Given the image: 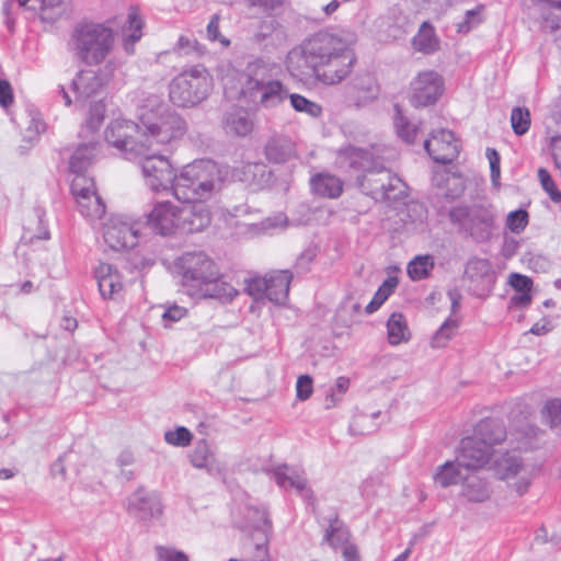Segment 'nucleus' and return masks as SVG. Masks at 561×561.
I'll list each match as a JSON object with an SVG mask.
<instances>
[{
    "instance_id": "nucleus-42",
    "label": "nucleus",
    "mask_w": 561,
    "mask_h": 561,
    "mask_svg": "<svg viewBox=\"0 0 561 561\" xmlns=\"http://www.w3.org/2000/svg\"><path fill=\"white\" fill-rule=\"evenodd\" d=\"M511 124L518 136L526 134L530 127V112L526 107H514L511 113Z\"/></svg>"
},
{
    "instance_id": "nucleus-15",
    "label": "nucleus",
    "mask_w": 561,
    "mask_h": 561,
    "mask_svg": "<svg viewBox=\"0 0 561 561\" xmlns=\"http://www.w3.org/2000/svg\"><path fill=\"white\" fill-rule=\"evenodd\" d=\"M71 193L82 216L95 220L104 215L105 204L96 193L93 179L76 175L71 182Z\"/></svg>"
},
{
    "instance_id": "nucleus-56",
    "label": "nucleus",
    "mask_w": 561,
    "mask_h": 561,
    "mask_svg": "<svg viewBox=\"0 0 561 561\" xmlns=\"http://www.w3.org/2000/svg\"><path fill=\"white\" fill-rule=\"evenodd\" d=\"M543 413L551 427L561 424V400L553 399L546 403Z\"/></svg>"
},
{
    "instance_id": "nucleus-53",
    "label": "nucleus",
    "mask_w": 561,
    "mask_h": 561,
    "mask_svg": "<svg viewBox=\"0 0 561 561\" xmlns=\"http://www.w3.org/2000/svg\"><path fill=\"white\" fill-rule=\"evenodd\" d=\"M483 7H478L472 10H468L465 14V20L457 25L459 33H468L473 27L478 26L482 22L481 12Z\"/></svg>"
},
{
    "instance_id": "nucleus-37",
    "label": "nucleus",
    "mask_w": 561,
    "mask_h": 561,
    "mask_svg": "<svg viewBox=\"0 0 561 561\" xmlns=\"http://www.w3.org/2000/svg\"><path fill=\"white\" fill-rule=\"evenodd\" d=\"M394 111L393 125L398 137L407 144H412L417 133V126L403 115L398 104L394 105Z\"/></svg>"
},
{
    "instance_id": "nucleus-41",
    "label": "nucleus",
    "mask_w": 561,
    "mask_h": 561,
    "mask_svg": "<svg viewBox=\"0 0 561 561\" xmlns=\"http://www.w3.org/2000/svg\"><path fill=\"white\" fill-rule=\"evenodd\" d=\"M434 267V261L430 255H419L408 264V274L413 280H420L428 276Z\"/></svg>"
},
{
    "instance_id": "nucleus-7",
    "label": "nucleus",
    "mask_w": 561,
    "mask_h": 561,
    "mask_svg": "<svg viewBox=\"0 0 561 561\" xmlns=\"http://www.w3.org/2000/svg\"><path fill=\"white\" fill-rule=\"evenodd\" d=\"M422 203L410 195L408 184L397 174L388 172V225L400 231L425 218Z\"/></svg>"
},
{
    "instance_id": "nucleus-14",
    "label": "nucleus",
    "mask_w": 561,
    "mask_h": 561,
    "mask_svg": "<svg viewBox=\"0 0 561 561\" xmlns=\"http://www.w3.org/2000/svg\"><path fill=\"white\" fill-rule=\"evenodd\" d=\"M290 280L289 271H276L248 280L245 289L255 300L267 298L275 305H284L288 298Z\"/></svg>"
},
{
    "instance_id": "nucleus-46",
    "label": "nucleus",
    "mask_w": 561,
    "mask_h": 561,
    "mask_svg": "<svg viewBox=\"0 0 561 561\" xmlns=\"http://www.w3.org/2000/svg\"><path fill=\"white\" fill-rule=\"evenodd\" d=\"M290 104L297 112H302L308 114L311 117H318L322 113V107L307 98L300 94H291Z\"/></svg>"
},
{
    "instance_id": "nucleus-20",
    "label": "nucleus",
    "mask_w": 561,
    "mask_h": 561,
    "mask_svg": "<svg viewBox=\"0 0 561 561\" xmlns=\"http://www.w3.org/2000/svg\"><path fill=\"white\" fill-rule=\"evenodd\" d=\"M127 510L136 517L146 520L160 516L162 505L156 493L138 489L128 497Z\"/></svg>"
},
{
    "instance_id": "nucleus-34",
    "label": "nucleus",
    "mask_w": 561,
    "mask_h": 561,
    "mask_svg": "<svg viewBox=\"0 0 561 561\" xmlns=\"http://www.w3.org/2000/svg\"><path fill=\"white\" fill-rule=\"evenodd\" d=\"M411 332L401 313H392L388 319V344L398 345L410 340Z\"/></svg>"
},
{
    "instance_id": "nucleus-48",
    "label": "nucleus",
    "mask_w": 561,
    "mask_h": 561,
    "mask_svg": "<svg viewBox=\"0 0 561 561\" xmlns=\"http://www.w3.org/2000/svg\"><path fill=\"white\" fill-rule=\"evenodd\" d=\"M193 438L192 433L184 426H179L174 431H167L164 439L169 445L178 447H186Z\"/></svg>"
},
{
    "instance_id": "nucleus-32",
    "label": "nucleus",
    "mask_w": 561,
    "mask_h": 561,
    "mask_svg": "<svg viewBox=\"0 0 561 561\" xmlns=\"http://www.w3.org/2000/svg\"><path fill=\"white\" fill-rule=\"evenodd\" d=\"M256 36L273 46L282 45L287 41L285 27L274 18L266 19L260 24Z\"/></svg>"
},
{
    "instance_id": "nucleus-16",
    "label": "nucleus",
    "mask_w": 561,
    "mask_h": 561,
    "mask_svg": "<svg viewBox=\"0 0 561 561\" xmlns=\"http://www.w3.org/2000/svg\"><path fill=\"white\" fill-rule=\"evenodd\" d=\"M444 93V79L434 70L419 72L410 83V103L414 107L435 104Z\"/></svg>"
},
{
    "instance_id": "nucleus-38",
    "label": "nucleus",
    "mask_w": 561,
    "mask_h": 561,
    "mask_svg": "<svg viewBox=\"0 0 561 561\" xmlns=\"http://www.w3.org/2000/svg\"><path fill=\"white\" fill-rule=\"evenodd\" d=\"M37 9L42 21L54 23L67 12V3L64 0H41Z\"/></svg>"
},
{
    "instance_id": "nucleus-47",
    "label": "nucleus",
    "mask_w": 561,
    "mask_h": 561,
    "mask_svg": "<svg viewBox=\"0 0 561 561\" xmlns=\"http://www.w3.org/2000/svg\"><path fill=\"white\" fill-rule=\"evenodd\" d=\"M247 518L251 526L264 535L271 529L267 513L264 508L251 507L248 510Z\"/></svg>"
},
{
    "instance_id": "nucleus-62",
    "label": "nucleus",
    "mask_w": 561,
    "mask_h": 561,
    "mask_svg": "<svg viewBox=\"0 0 561 561\" xmlns=\"http://www.w3.org/2000/svg\"><path fill=\"white\" fill-rule=\"evenodd\" d=\"M386 301V280H383L377 293L375 294L374 298L370 300V302L366 306V312L368 314H371L374 313L375 311H377L381 306L382 304Z\"/></svg>"
},
{
    "instance_id": "nucleus-13",
    "label": "nucleus",
    "mask_w": 561,
    "mask_h": 561,
    "mask_svg": "<svg viewBox=\"0 0 561 561\" xmlns=\"http://www.w3.org/2000/svg\"><path fill=\"white\" fill-rule=\"evenodd\" d=\"M450 219L459 224L478 242L490 240L494 229V215L485 207H455Z\"/></svg>"
},
{
    "instance_id": "nucleus-1",
    "label": "nucleus",
    "mask_w": 561,
    "mask_h": 561,
    "mask_svg": "<svg viewBox=\"0 0 561 561\" xmlns=\"http://www.w3.org/2000/svg\"><path fill=\"white\" fill-rule=\"evenodd\" d=\"M137 117L139 124L115 118L104 131L106 142L128 160L138 158L147 148L171 145L186 131L185 121L164 103L161 94L141 92Z\"/></svg>"
},
{
    "instance_id": "nucleus-43",
    "label": "nucleus",
    "mask_w": 561,
    "mask_h": 561,
    "mask_svg": "<svg viewBox=\"0 0 561 561\" xmlns=\"http://www.w3.org/2000/svg\"><path fill=\"white\" fill-rule=\"evenodd\" d=\"M350 533L348 530L340 525L337 522L330 525V529L327 530L325 540L330 543V546L337 550L344 547V545L348 542Z\"/></svg>"
},
{
    "instance_id": "nucleus-18",
    "label": "nucleus",
    "mask_w": 561,
    "mask_h": 561,
    "mask_svg": "<svg viewBox=\"0 0 561 561\" xmlns=\"http://www.w3.org/2000/svg\"><path fill=\"white\" fill-rule=\"evenodd\" d=\"M457 456L466 471H478L491 466L495 457V450L474 436H470L461 440Z\"/></svg>"
},
{
    "instance_id": "nucleus-64",
    "label": "nucleus",
    "mask_w": 561,
    "mask_h": 561,
    "mask_svg": "<svg viewBox=\"0 0 561 561\" xmlns=\"http://www.w3.org/2000/svg\"><path fill=\"white\" fill-rule=\"evenodd\" d=\"M556 168L561 172V136H554L550 142Z\"/></svg>"
},
{
    "instance_id": "nucleus-63",
    "label": "nucleus",
    "mask_w": 561,
    "mask_h": 561,
    "mask_svg": "<svg viewBox=\"0 0 561 561\" xmlns=\"http://www.w3.org/2000/svg\"><path fill=\"white\" fill-rule=\"evenodd\" d=\"M486 158L490 162L491 169V179L493 183H496L500 179V154L495 149L488 148L486 149Z\"/></svg>"
},
{
    "instance_id": "nucleus-52",
    "label": "nucleus",
    "mask_w": 561,
    "mask_h": 561,
    "mask_svg": "<svg viewBox=\"0 0 561 561\" xmlns=\"http://www.w3.org/2000/svg\"><path fill=\"white\" fill-rule=\"evenodd\" d=\"M538 179H539V182H540L542 188L549 195L551 201L553 203H560L561 202V192L557 187V185H556L554 181L552 180L548 170L540 168L538 170Z\"/></svg>"
},
{
    "instance_id": "nucleus-61",
    "label": "nucleus",
    "mask_w": 561,
    "mask_h": 561,
    "mask_svg": "<svg viewBox=\"0 0 561 561\" xmlns=\"http://www.w3.org/2000/svg\"><path fill=\"white\" fill-rule=\"evenodd\" d=\"M14 102L13 89L8 80L0 79V105L8 108Z\"/></svg>"
},
{
    "instance_id": "nucleus-35",
    "label": "nucleus",
    "mask_w": 561,
    "mask_h": 561,
    "mask_svg": "<svg viewBox=\"0 0 561 561\" xmlns=\"http://www.w3.org/2000/svg\"><path fill=\"white\" fill-rule=\"evenodd\" d=\"M95 152L94 144L80 145L70 158V170L76 173V175H83L82 172L92 163Z\"/></svg>"
},
{
    "instance_id": "nucleus-19",
    "label": "nucleus",
    "mask_w": 561,
    "mask_h": 561,
    "mask_svg": "<svg viewBox=\"0 0 561 561\" xmlns=\"http://www.w3.org/2000/svg\"><path fill=\"white\" fill-rule=\"evenodd\" d=\"M424 149L437 163L447 164L453 162L459 153V141L451 130L438 129L431 134L424 141Z\"/></svg>"
},
{
    "instance_id": "nucleus-39",
    "label": "nucleus",
    "mask_w": 561,
    "mask_h": 561,
    "mask_svg": "<svg viewBox=\"0 0 561 561\" xmlns=\"http://www.w3.org/2000/svg\"><path fill=\"white\" fill-rule=\"evenodd\" d=\"M360 305L353 299H346L336 310V320L343 327H351L358 321Z\"/></svg>"
},
{
    "instance_id": "nucleus-55",
    "label": "nucleus",
    "mask_w": 561,
    "mask_h": 561,
    "mask_svg": "<svg viewBox=\"0 0 561 561\" xmlns=\"http://www.w3.org/2000/svg\"><path fill=\"white\" fill-rule=\"evenodd\" d=\"M158 561H188V557L173 547L158 546L156 547Z\"/></svg>"
},
{
    "instance_id": "nucleus-59",
    "label": "nucleus",
    "mask_w": 561,
    "mask_h": 561,
    "mask_svg": "<svg viewBox=\"0 0 561 561\" xmlns=\"http://www.w3.org/2000/svg\"><path fill=\"white\" fill-rule=\"evenodd\" d=\"M297 398L300 400H307L310 398L313 391L312 378L308 375L299 376L296 383Z\"/></svg>"
},
{
    "instance_id": "nucleus-36",
    "label": "nucleus",
    "mask_w": 561,
    "mask_h": 561,
    "mask_svg": "<svg viewBox=\"0 0 561 561\" xmlns=\"http://www.w3.org/2000/svg\"><path fill=\"white\" fill-rule=\"evenodd\" d=\"M413 46L416 50L424 54L434 53L438 48V39L435 36L434 28L430 24H422L413 38Z\"/></svg>"
},
{
    "instance_id": "nucleus-29",
    "label": "nucleus",
    "mask_w": 561,
    "mask_h": 561,
    "mask_svg": "<svg viewBox=\"0 0 561 561\" xmlns=\"http://www.w3.org/2000/svg\"><path fill=\"white\" fill-rule=\"evenodd\" d=\"M465 467L460 463L459 457L457 456L454 461H446L439 466L434 474V480L442 488H448L456 485L465 481L466 473H463Z\"/></svg>"
},
{
    "instance_id": "nucleus-6",
    "label": "nucleus",
    "mask_w": 561,
    "mask_h": 561,
    "mask_svg": "<svg viewBox=\"0 0 561 561\" xmlns=\"http://www.w3.org/2000/svg\"><path fill=\"white\" fill-rule=\"evenodd\" d=\"M69 45L82 62L100 65L106 60L114 47V32L102 23H79L71 33Z\"/></svg>"
},
{
    "instance_id": "nucleus-28",
    "label": "nucleus",
    "mask_w": 561,
    "mask_h": 561,
    "mask_svg": "<svg viewBox=\"0 0 561 561\" xmlns=\"http://www.w3.org/2000/svg\"><path fill=\"white\" fill-rule=\"evenodd\" d=\"M224 128L228 134L247 136L253 129V122L247 111L234 107L225 114Z\"/></svg>"
},
{
    "instance_id": "nucleus-57",
    "label": "nucleus",
    "mask_w": 561,
    "mask_h": 561,
    "mask_svg": "<svg viewBox=\"0 0 561 561\" xmlns=\"http://www.w3.org/2000/svg\"><path fill=\"white\" fill-rule=\"evenodd\" d=\"M239 179L243 182H254L256 176L263 175L265 172V165L263 163H247L239 171Z\"/></svg>"
},
{
    "instance_id": "nucleus-5",
    "label": "nucleus",
    "mask_w": 561,
    "mask_h": 561,
    "mask_svg": "<svg viewBox=\"0 0 561 561\" xmlns=\"http://www.w3.org/2000/svg\"><path fill=\"white\" fill-rule=\"evenodd\" d=\"M210 220L209 207L202 204L176 206L169 201L156 203L148 215V225L161 236L199 232Z\"/></svg>"
},
{
    "instance_id": "nucleus-21",
    "label": "nucleus",
    "mask_w": 561,
    "mask_h": 561,
    "mask_svg": "<svg viewBox=\"0 0 561 561\" xmlns=\"http://www.w3.org/2000/svg\"><path fill=\"white\" fill-rule=\"evenodd\" d=\"M95 277L100 294L105 299L116 298L124 288L122 275L112 264L101 263L95 270Z\"/></svg>"
},
{
    "instance_id": "nucleus-11",
    "label": "nucleus",
    "mask_w": 561,
    "mask_h": 561,
    "mask_svg": "<svg viewBox=\"0 0 561 561\" xmlns=\"http://www.w3.org/2000/svg\"><path fill=\"white\" fill-rule=\"evenodd\" d=\"M385 150L382 142L370 144L365 148L350 145L337 151L336 163L358 172L381 173L385 170Z\"/></svg>"
},
{
    "instance_id": "nucleus-30",
    "label": "nucleus",
    "mask_w": 561,
    "mask_h": 561,
    "mask_svg": "<svg viewBox=\"0 0 561 561\" xmlns=\"http://www.w3.org/2000/svg\"><path fill=\"white\" fill-rule=\"evenodd\" d=\"M313 192L320 196L328 198H336L342 194V181L329 173H319L310 181Z\"/></svg>"
},
{
    "instance_id": "nucleus-25",
    "label": "nucleus",
    "mask_w": 561,
    "mask_h": 561,
    "mask_svg": "<svg viewBox=\"0 0 561 561\" xmlns=\"http://www.w3.org/2000/svg\"><path fill=\"white\" fill-rule=\"evenodd\" d=\"M273 476L275 482L284 489L294 488L298 493H310L307 488V479L301 468L289 467L287 465L278 466L274 469Z\"/></svg>"
},
{
    "instance_id": "nucleus-44",
    "label": "nucleus",
    "mask_w": 561,
    "mask_h": 561,
    "mask_svg": "<svg viewBox=\"0 0 561 561\" xmlns=\"http://www.w3.org/2000/svg\"><path fill=\"white\" fill-rule=\"evenodd\" d=\"M105 117V104L103 102H92L89 108V116L85 121L83 129L89 133L96 131Z\"/></svg>"
},
{
    "instance_id": "nucleus-40",
    "label": "nucleus",
    "mask_w": 561,
    "mask_h": 561,
    "mask_svg": "<svg viewBox=\"0 0 561 561\" xmlns=\"http://www.w3.org/2000/svg\"><path fill=\"white\" fill-rule=\"evenodd\" d=\"M354 88L357 93L358 102L363 104L375 100L379 92V88L371 76H365L358 79Z\"/></svg>"
},
{
    "instance_id": "nucleus-23",
    "label": "nucleus",
    "mask_w": 561,
    "mask_h": 561,
    "mask_svg": "<svg viewBox=\"0 0 561 561\" xmlns=\"http://www.w3.org/2000/svg\"><path fill=\"white\" fill-rule=\"evenodd\" d=\"M265 157L273 163H286L297 157L295 142L285 135H274L264 148Z\"/></svg>"
},
{
    "instance_id": "nucleus-50",
    "label": "nucleus",
    "mask_w": 561,
    "mask_h": 561,
    "mask_svg": "<svg viewBox=\"0 0 561 561\" xmlns=\"http://www.w3.org/2000/svg\"><path fill=\"white\" fill-rule=\"evenodd\" d=\"M491 265L488 260L473 259L468 262L465 273L471 280H477L489 275Z\"/></svg>"
},
{
    "instance_id": "nucleus-3",
    "label": "nucleus",
    "mask_w": 561,
    "mask_h": 561,
    "mask_svg": "<svg viewBox=\"0 0 561 561\" xmlns=\"http://www.w3.org/2000/svg\"><path fill=\"white\" fill-rule=\"evenodd\" d=\"M266 72L267 67L262 61L250 64L243 72L228 69L221 78L225 95L265 108L277 106L285 101L287 92L279 81L268 79Z\"/></svg>"
},
{
    "instance_id": "nucleus-33",
    "label": "nucleus",
    "mask_w": 561,
    "mask_h": 561,
    "mask_svg": "<svg viewBox=\"0 0 561 561\" xmlns=\"http://www.w3.org/2000/svg\"><path fill=\"white\" fill-rule=\"evenodd\" d=\"M190 461L197 469H205L211 473L216 468V458L210 451L206 440L202 439L196 443L194 449L190 454Z\"/></svg>"
},
{
    "instance_id": "nucleus-60",
    "label": "nucleus",
    "mask_w": 561,
    "mask_h": 561,
    "mask_svg": "<svg viewBox=\"0 0 561 561\" xmlns=\"http://www.w3.org/2000/svg\"><path fill=\"white\" fill-rule=\"evenodd\" d=\"M207 37L211 42L218 41L224 47L229 46L230 42L219 33V16L216 14L207 25Z\"/></svg>"
},
{
    "instance_id": "nucleus-22",
    "label": "nucleus",
    "mask_w": 561,
    "mask_h": 561,
    "mask_svg": "<svg viewBox=\"0 0 561 561\" xmlns=\"http://www.w3.org/2000/svg\"><path fill=\"white\" fill-rule=\"evenodd\" d=\"M460 494L468 502L483 503L490 500L492 486L488 479L479 474L478 471L469 470L466 472Z\"/></svg>"
},
{
    "instance_id": "nucleus-4",
    "label": "nucleus",
    "mask_w": 561,
    "mask_h": 561,
    "mask_svg": "<svg viewBox=\"0 0 561 561\" xmlns=\"http://www.w3.org/2000/svg\"><path fill=\"white\" fill-rule=\"evenodd\" d=\"M222 176L218 164L211 160H196L176 173L172 194L187 206L206 204L221 188Z\"/></svg>"
},
{
    "instance_id": "nucleus-24",
    "label": "nucleus",
    "mask_w": 561,
    "mask_h": 561,
    "mask_svg": "<svg viewBox=\"0 0 561 561\" xmlns=\"http://www.w3.org/2000/svg\"><path fill=\"white\" fill-rule=\"evenodd\" d=\"M106 79L95 70H81L72 80V90L78 100L88 99L96 94L104 85Z\"/></svg>"
},
{
    "instance_id": "nucleus-49",
    "label": "nucleus",
    "mask_w": 561,
    "mask_h": 561,
    "mask_svg": "<svg viewBox=\"0 0 561 561\" xmlns=\"http://www.w3.org/2000/svg\"><path fill=\"white\" fill-rule=\"evenodd\" d=\"M505 225L506 228L514 233L523 232L528 225V213L524 209L508 213Z\"/></svg>"
},
{
    "instance_id": "nucleus-54",
    "label": "nucleus",
    "mask_w": 561,
    "mask_h": 561,
    "mask_svg": "<svg viewBox=\"0 0 561 561\" xmlns=\"http://www.w3.org/2000/svg\"><path fill=\"white\" fill-rule=\"evenodd\" d=\"M187 313V309L178 305L165 306L161 314L163 325L170 327L172 323L180 321Z\"/></svg>"
},
{
    "instance_id": "nucleus-26",
    "label": "nucleus",
    "mask_w": 561,
    "mask_h": 561,
    "mask_svg": "<svg viewBox=\"0 0 561 561\" xmlns=\"http://www.w3.org/2000/svg\"><path fill=\"white\" fill-rule=\"evenodd\" d=\"M472 436L493 448L505 440L506 430L500 420L483 419L476 425Z\"/></svg>"
},
{
    "instance_id": "nucleus-17",
    "label": "nucleus",
    "mask_w": 561,
    "mask_h": 561,
    "mask_svg": "<svg viewBox=\"0 0 561 561\" xmlns=\"http://www.w3.org/2000/svg\"><path fill=\"white\" fill-rule=\"evenodd\" d=\"M104 242L113 250L131 249L138 243V229L122 216H112L103 227Z\"/></svg>"
},
{
    "instance_id": "nucleus-31",
    "label": "nucleus",
    "mask_w": 561,
    "mask_h": 561,
    "mask_svg": "<svg viewBox=\"0 0 561 561\" xmlns=\"http://www.w3.org/2000/svg\"><path fill=\"white\" fill-rule=\"evenodd\" d=\"M144 22L136 9H130L127 15V25L124 27L123 47L128 55L134 53V45L141 36Z\"/></svg>"
},
{
    "instance_id": "nucleus-8",
    "label": "nucleus",
    "mask_w": 561,
    "mask_h": 561,
    "mask_svg": "<svg viewBox=\"0 0 561 561\" xmlns=\"http://www.w3.org/2000/svg\"><path fill=\"white\" fill-rule=\"evenodd\" d=\"M213 90V78L205 67L195 65L182 70L169 84L170 101L182 107L203 102Z\"/></svg>"
},
{
    "instance_id": "nucleus-10",
    "label": "nucleus",
    "mask_w": 561,
    "mask_h": 561,
    "mask_svg": "<svg viewBox=\"0 0 561 561\" xmlns=\"http://www.w3.org/2000/svg\"><path fill=\"white\" fill-rule=\"evenodd\" d=\"M168 146L147 148L135 159L139 163L146 185L154 192L172 190L176 175L170 160L162 153Z\"/></svg>"
},
{
    "instance_id": "nucleus-58",
    "label": "nucleus",
    "mask_w": 561,
    "mask_h": 561,
    "mask_svg": "<svg viewBox=\"0 0 561 561\" xmlns=\"http://www.w3.org/2000/svg\"><path fill=\"white\" fill-rule=\"evenodd\" d=\"M510 285L513 287L515 293H531L533 280L526 275L518 273H512L510 275Z\"/></svg>"
},
{
    "instance_id": "nucleus-45",
    "label": "nucleus",
    "mask_w": 561,
    "mask_h": 561,
    "mask_svg": "<svg viewBox=\"0 0 561 561\" xmlns=\"http://www.w3.org/2000/svg\"><path fill=\"white\" fill-rule=\"evenodd\" d=\"M458 328V321L455 319H447L432 337V345L434 347H444L446 343L455 335Z\"/></svg>"
},
{
    "instance_id": "nucleus-12",
    "label": "nucleus",
    "mask_w": 561,
    "mask_h": 561,
    "mask_svg": "<svg viewBox=\"0 0 561 561\" xmlns=\"http://www.w3.org/2000/svg\"><path fill=\"white\" fill-rule=\"evenodd\" d=\"M489 469L493 470L497 479L506 481L519 496L524 495L530 486L533 468L525 465L517 455L504 453L494 457Z\"/></svg>"
},
{
    "instance_id": "nucleus-27",
    "label": "nucleus",
    "mask_w": 561,
    "mask_h": 561,
    "mask_svg": "<svg viewBox=\"0 0 561 561\" xmlns=\"http://www.w3.org/2000/svg\"><path fill=\"white\" fill-rule=\"evenodd\" d=\"M194 294L206 298H214L221 302H229L238 295V290L230 283L222 279L218 271L216 279L203 284Z\"/></svg>"
},
{
    "instance_id": "nucleus-9",
    "label": "nucleus",
    "mask_w": 561,
    "mask_h": 561,
    "mask_svg": "<svg viewBox=\"0 0 561 561\" xmlns=\"http://www.w3.org/2000/svg\"><path fill=\"white\" fill-rule=\"evenodd\" d=\"M175 273L192 294L218 277L217 264L203 252H186L174 261Z\"/></svg>"
},
{
    "instance_id": "nucleus-2",
    "label": "nucleus",
    "mask_w": 561,
    "mask_h": 561,
    "mask_svg": "<svg viewBox=\"0 0 561 561\" xmlns=\"http://www.w3.org/2000/svg\"><path fill=\"white\" fill-rule=\"evenodd\" d=\"M355 42L353 33L319 32L288 51L286 67L300 80L314 76L325 84L340 83L355 64Z\"/></svg>"
},
{
    "instance_id": "nucleus-51",
    "label": "nucleus",
    "mask_w": 561,
    "mask_h": 561,
    "mask_svg": "<svg viewBox=\"0 0 561 561\" xmlns=\"http://www.w3.org/2000/svg\"><path fill=\"white\" fill-rule=\"evenodd\" d=\"M380 415V412L368 415H358L353 419L350 425V432L352 435H366L375 431V426L371 424V419Z\"/></svg>"
}]
</instances>
